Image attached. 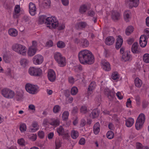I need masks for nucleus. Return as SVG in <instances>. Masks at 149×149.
Wrapping results in <instances>:
<instances>
[{
	"instance_id": "56",
	"label": "nucleus",
	"mask_w": 149,
	"mask_h": 149,
	"mask_svg": "<svg viewBox=\"0 0 149 149\" xmlns=\"http://www.w3.org/2000/svg\"><path fill=\"white\" fill-rule=\"evenodd\" d=\"M87 14L88 16L93 17L95 15V12L93 10H90L88 12Z\"/></svg>"
},
{
	"instance_id": "36",
	"label": "nucleus",
	"mask_w": 149,
	"mask_h": 149,
	"mask_svg": "<svg viewBox=\"0 0 149 149\" xmlns=\"http://www.w3.org/2000/svg\"><path fill=\"white\" fill-rule=\"evenodd\" d=\"M79 133L76 130H73L71 132V137L74 139H76L78 136Z\"/></svg>"
},
{
	"instance_id": "31",
	"label": "nucleus",
	"mask_w": 149,
	"mask_h": 149,
	"mask_svg": "<svg viewBox=\"0 0 149 149\" xmlns=\"http://www.w3.org/2000/svg\"><path fill=\"white\" fill-rule=\"evenodd\" d=\"M36 49L35 48L30 47L28 51V55L30 56H33L36 54Z\"/></svg>"
},
{
	"instance_id": "6",
	"label": "nucleus",
	"mask_w": 149,
	"mask_h": 149,
	"mask_svg": "<svg viewBox=\"0 0 149 149\" xmlns=\"http://www.w3.org/2000/svg\"><path fill=\"white\" fill-rule=\"evenodd\" d=\"M25 88L28 92L32 94L37 93L39 91V87L37 86L30 83L26 84Z\"/></svg>"
},
{
	"instance_id": "7",
	"label": "nucleus",
	"mask_w": 149,
	"mask_h": 149,
	"mask_svg": "<svg viewBox=\"0 0 149 149\" xmlns=\"http://www.w3.org/2000/svg\"><path fill=\"white\" fill-rule=\"evenodd\" d=\"M28 72L31 76L35 77L40 76L42 74V70L40 68L33 67H30L29 69Z\"/></svg>"
},
{
	"instance_id": "63",
	"label": "nucleus",
	"mask_w": 149,
	"mask_h": 149,
	"mask_svg": "<svg viewBox=\"0 0 149 149\" xmlns=\"http://www.w3.org/2000/svg\"><path fill=\"white\" fill-rule=\"evenodd\" d=\"M46 45L49 47H51L53 45V42L51 40H49L47 42Z\"/></svg>"
},
{
	"instance_id": "27",
	"label": "nucleus",
	"mask_w": 149,
	"mask_h": 149,
	"mask_svg": "<svg viewBox=\"0 0 149 149\" xmlns=\"http://www.w3.org/2000/svg\"><path fill=\"white\" fill-rule=\"evenodd\" d=\"M143 36H141L139 39V44L140 46L142 47H145L147 44V40Z\"/></svg>"
},
{
	"instance_id": "59",
	"label": "nucleus",
	"mask_w": 149,
	"mask_h": 149,
	"mask_svg": "<svg viewBox=\"0 0 149 149\" xmlns=\"http://www.w3.org/2000/svg\"><path fill=\"white\" fill-rule=\"evenodd\" d=\"M85 143V139L84 138L80 139L79 142V143L81 145H84Z\"/></svg>"
},
{
	"instance_id": "12",
	"label": "nucleus",
	"mask_w": 149,
	"mask_h": 149,
	"mask_svg": "<svg viewBox=\"0 0 149 149\" xmlns=\"http://www.w3.org/2000/svg\"><path fill=\"white\" fill-rule=\"evenodd\" d=\"M102 68L104 70L109 71L111 69L110 63L107 60L105 59L102 60L101 61Z\"/></svg>"
},
{
	"instance_id": "17",
	"label": "nucleus",
	"mask_w": 149,
	"mask_h": 149,
	"mask_svg": "<svg viewBox=\"0 0 149 149\" xmlns=\"http://www.w3.org/2000/svg\"><path fill=\"white\" fill-rule=\"evenodd\" d=\"M120 17V14L118 12L113 10L111 13V18L114 21L119 20Z\"/></svg>"
},
{
	"instance_id": "54",
	"label": "nucleus",
	"mask_w": 149,
	"mask_h": 149,
	"mask_svg": "<svg viewBox=\"0 0 149 149\" xmlns=\"http://www.w3.org/2000/svg\"><path fill=\"white\" fill-rule=\"evenodd\" d=\"M135 100L136 102V104L137 105H139L140 104V98L139 96H137L135 97Z\"/></svg>"
},
{
	"instance_id": "3",
	"label": "nucleus",
	"mask_w": 149,
	"mask_h": 149,
	"mask_svg": "<svg viewBox=\"0 0 149 149\" xmlns=\"http://www.w3.org/2000/svg\"><path fill=\"white\" fill-rule=\"evenodd\" d=\"M54 57L55 61L59 66L63 67L66 64V60L65 57L60 52H56L54 54Z\"/></svg>"
},
{
	"instance_id": "37",
	"label": "nucleus",
	"mask_w": 149,
	"mask_h": 149,
	"mask_svg": "<svg viewBox=\"0 0 149 149\" xmlns=\"http://www.w3.org/2000/svg\"><path fill=\"white\" fill-rule=\"evenodd\" d=\"M50 0H43L42 2V6L44 7L47 8L50 6Z\"/></svg>"
},
{
	"instance_id": "21",
	"label": "nucleus",
	"mask_w": 149,
	"mask_h": 149,
	"mask_svg": "<svg viewBox=\"0 0 149 149\" xmlns=\"http://www.w3.org/2000/svg\"><path fill=\"white\" fill-rule=\"evenodd\" d=\"M100 113L97 109L93 110L90 114V116L93 119L97 118L99 115Z\"/></svg>"
},
{
	"instance_id": "44",
	"label": "nucleus",
	"mask_w": 149,
	"mask_h": 149,
	"mask_svg": "<svg viewBox=\"0 0 149 149\" xmlns=\"http://www.w3.org/2000/svg\"><path fill=\"white\" fill-rule=\"evenodd\" d=\"M26 127L25 124L22 123L19 126V129L22 132H25L26 130Z\"/></svg>"
},
{
	"instance_id": "46",
	"label": "nucleus",
	"mask_w": 149,
	"mask_h": 149,
	"mask_svg": "<svg viewBox=\"0 0 149 149\" xmlns=\"http://www.w3.org/2000/svg\"><path fill=\"white\" fill-rule=\"evenodd\" d=\"M61 107L58 105H55L53 108V112L55 113H58L61 110Z\"/></svg>"
},
{
	"instance_id": "50",
	"label": "nucleus",
	"mask_w": 149,
	"mask_h": 149,
	"mask_svg": "<svg viewBox=\"0 0 149 149\" xmlns=\"http://www.w3.org/2000/svg\"><path fill=\"white\" fill-rule=\"evenodd\" d=\"M56 148L55 149H58L61 146V143L59 140H56L55 141Z\"/></svg>"
},
{
	"instance_id": "62",
	"label": "nucleus",
	"mask_w": 149,
	"mask_h": 149,
	"mask_svg": "<svg viewBox=\"0 0 149 149\" xmlns=\"http://www.w3.org/2000/svg\"><path fill=\"white\" fill-rule=\"evenodd\" d=\"M116 95L118 98L120 100H121L123 98V96L121 95V93L119 92H118L116 93Z\"/></svg>"
},
{
	"instance_id": "55",
	"label": "nucleus",
	"mask_w": 149,
	"mask_h": 149,
	"mask_svg": "<svg viewBox=\"0 0 149 149\" xmlns=\"http://www.w3.org/2000/svg\"><path fill=\"white\" fill-rule=\"evenodd\" d=\"M69 82L71 84H73L74 82V79L72 77H69L68 78Z\"/></svg>"
},
{
	"instance_id": "28",
	"label": "nucleus",
	"mask_w": 149,
	"mask_h": 149,
	"mask_svg": "<svg viewBox=\"0 0 149 149\" xmlns=\"http://www.w3.org/2000/svg\"><path fill=\"white\" fill-rule=\"evenodd\" d=\"M134 122V119L131 118H127L125 120V125L128 127H131Z\"/></svg>"
},
{
	"instance_id": "25",
	"label": "nucleus",
	"mask_w": 149,
	"mask_h": 149,
	"mask_svg": "<svg viewBox=\"0 0 149 149\" xmlns=\"http://www.w3.org/2000/svg\"><path fill=\"white\" fill-rule=\"evenodd\" d=\"M123 41V39L122 37L120 36H118L116 45V49H118L121 47Z\"/></svg>"
},
{
	"instance_id": "5",
	"label": "nucleus",
	"mask_w": 149,
	"mask_h": 149,
	"mask_svg": "<svg viewBox=\"0 0 149 149\" xmlns=\"http://www.w3.org/2000/svg\"><path fill=\"white\" fill-rule=\"evenodd\" d=\"M145 120V116L143 113H141L138 117L135 125V127L137 130L142 127Z\"/></svg>"
},
{
	"instance_id": "1",
	"label": "nucleus",
	"mask_w": 149,
	"mask_h": 149,
	"mask_svg": "<svg viewBox=\"0 0 149 149\" xmlns=\"http://www.w3.org/2000/svg\"><path fill=\"white\" fill-rule=\"evenodd\" d=\"M78 58L80 63L84 65H91L95 61L93 55L90 51L87 49L80 51L78 54Z\"/></svg>"
},
{
	"instance_id": "49",
	"label": "nucleus",
	"mask_w": 149,
	"mask_h": 149,
	"mask_svg": "<svg viewBox=\"0 0 149 149\" xmlns=\"http://www.w3.org/2000/svg\"><path fill=\"white\" fill-rule=\"evenodd\" d=\"M14 11L16 13H19L20 11V6L16 5L15 7Z\"/></svg>"
},
{
	"instance_id": "48",
	"label": "nucleus",
	"mask_w": 149,
	"mask_h": 149,
	"mask_svg": "<svg viewBox=\"0 0 149 149\" xmlns=\"http://www.w3.org/2000/svg\"><path fill=\"white\" fill-rule=\"evenodd\" d=\"M119 76L117 72H114L111 75V78L114 80H116L119 78Z\"/></svg>"
},
{
	"instance_id": "30",
	"label": "nucleus",
	"mask_w": 149,
	"mask_h": 149,
	"mask_svg": "<svg viewBox=\"0 0 149 149\" xmlns=\"http://www.w3.org/2000/svg\"><path fill=\"white\" fill-rule=\"evenodd\" d=\"M81 45L83 48L88 47L89 45V41L86 39H81Z\"/></svg>"
},
{
	"instance_id": "58",
	"label": "nucleus",
	"mask_w": 149,
	"mask_h": 149,
	"mask_svg": "<svg viewBox=\"0 0 149 149\" xmlns=\"http://www.w3.org/2000/svg\"><path fill=\"white\" fill-rule=\"evenodd\" d=\"M148 102L146 101H144L142 102V106L143 108H146L148 106Z\"/></svg>"
},
{
	"instance_id": "51",
	"label": "nucleus",
	"mask_w": 149,
	"mask_h": 149,
	"mask_svg": "<svg viewBox=\"0 0 149 149\" xmlns=\"http://www.w3.org/2000/svg\"><path fill=\"white\" fill-rule=\"evenodd\" d=\"M29 138L32 141H34L37 139V135L36 134H31L29 135Z\"/></svg>"
},
{
	"instance_id": "20",
	"label": "nucleus",
	"mask_w": 149,
	"mask_h": 149,
	"mask_svg": "<svg viewBox=\"0 0 149 149\" xmlns=\"http://www.w3.org/2000/svg\"><path fill=\"white\" fill-rule=\"evenodd\" d=\"M122 60L124 61H126L131 60L132 58V56L130 54V52H125L122 56Z\"/></svg>"
},
{
	"instance_id": "33",
	"label": "nucleus",
	"mask_w": 149,
	"mask_h": 149,
	"mask_svg": "<svg viewBox=\"0 0 149 149\" xmlns=\"http://www.w3.org/2000/svg\"><path fill=\"white\" fill-rule=\"evenodd\" d=\"M32 126L34 128L31 129V132H35L39 129L38 123L36 121L33 122L32 124Z\"/></svg>"
},
{
	"instance_id": "64",
	"label": "nucleus",
	"mask_w": 149,
	"mask_h": 149,
	"mask_svg": "<svg viewBox=\"0 0 149 149\" xmlns=\"http://www.w3.org/2000/svg\"><path fill=\"white\" fill-rule=\"evenodd\" d=\"M136 147L137 149H141L143 146L141 143H136Z\"/></svg>"
},
{
	"instance_id": "18",
	"label": "nucleus",
	"mask_w": 149,
	"mask_h": 149,
	"mask_svg": "<svg viewBox=\"0 0 149 149\" xmlns=\"http://www.w3.org/2000/svg\"><path fill=\"white\" fill-rule=\"evenodd\" d=\"M96 86V83L95 81H92L88 89V96H89L92 93L93 91L95 89Z\"/></svg>"
},
{
	"instance_id": "10",
	"label": "nucleus",
	"mask_w": 149,
	"mask_h": 149,
	"mask_svg": "<svg viewBox=\"0 0 149 149\" xmlns=\"http://www.w3.org/2000/svg\"><path fill=\"white\" fill-rule=\"evenodd\" d=\"M126 3L129 8L136 7L139 3V0H126Z\"/></svg>"
},
{
	"instance_id": "57",
	"label": "nucleus",
	"mask_w": 149,
	"mask_h": 149,
	"mask_svg": "<svg viewBox=\"0 0 149 149\" xmlns=\"http://www.w3.org/2000/svg\"><path fill=\"white\" fill-rule=\"evenodd\" d=\"M132 101L130 98H128L127 100V101L126 103L127 107H131Z\"/></svg>"
},
{
	"instance_id": "53",
	"label": "nucleus",
	"mask_w": 149,
	"mask_h": 149,
	"mask_svg": "<svg viewBox=\"0 0 149 149\" xmlns=\"http://www.w3.org/2000/svg\"><path fill=\"white\" fill-rule=\"evenodd\" d=\"M18 143L20 145L23 146L25 145V141L23 138H21L18 139L17 141Z\"/></svg>"
},
{
	"instance_id": "24",
	"label": "nucleus",
	"mask_w": 149,
	"mask_h": 149,
	"mask_svg": "<svg viewBox=\"0 0 149 149\" xmlns=\"http://www.w3.org/2000/svg\"><path fill=\"white\" fill-rule=\"evenodd\" d=\"M114 38L112 36L107 37L105 40V43L107 45H113L114 42Z\"/></svg>"
},
{
	"instance_id": "32",
	"label": "nucleus",
	"mask_w": 149,
	"mask_h": 149,
	"mask_svg": "<svg viewBox=\"0 0 149 149\" xmlns=\"http://www.w3.org/2000/svg\"><path fill=\"white\" fill-rule=\"evenodd\" d=\"M87 6L85 4L81 5L79 8V12L81 14L85 13L87 10Z\"/></svg>"
},
{
	"instance_id": "15",
	"label": "nucleus",
	"mask_w": 149,
	"mask_h": 149,
	"mask_svg": "<svg viewBox=\"0 0 149 149\" xmlns=\"http://www.w3.org/2000/svg\"><path fill=\"white\" fill-rule=\"evenodd\" d=\"M29 12L32 16H34L36 14V8L35 4L31 2L29 5Z\"/></svg>"
},
{
	"instance_id": "26",
	"label": "nucleus",
	"mask_w": 149,
	"mask_h": 149,
	"mask_svg": "<svg viewBox=\"0 0 149 149\" xmlns=\"http://www.w3.org/2000/svg\"><path fill=\"white\" fill-rule=\"evenodd\" d=\"M100 125L99 123L97 122L95 123L94 125L93 131L94 133L95 134H98L100 131Z\"/></svg>"
},
{
	"instance_id": "41",
	"label": "nucleus",
	"mask_w": 149,
	"mask_h": 149,
	"mask_svg": "<svg viewBox=\"0 0 149 149\" xmlns=\"http://www.w3.org/2000/svg\"><path fill=\"white\" fill-rule=\"evenodd\" d=\"M69 113L67 111H64L62 114V119L64 120H66L68 118Z\"/></svg>"
},
{
	"instance_id": "40",
	"label": "nucleus",
	"mask_w": 149,
	"mask_h": 149,
	"mask_svg": "<svg viewBox=\"0 0 149 149\" xmlns=\"http://www.w3.org/2000/svg\"><path fill=\"white\" fill-rule=\"evenodd\" d=\"M21 65L23 67H25L28 63V61L26 59H22L20 61Z\"/></svg>"
},
{
	"instance_id": "45",
	"label": "nucleus",
	"mask_w": 149,
	"mask_h": 149,
	"mask_svg": "<svg viewBox=\"0 0 149 149\" xmlns=\"http://www.w3.org/2000/svg\"><path fill=\"white\" fill-rule=\"evenodd\" d=\"M78 90L77 87L75 86L72 87L71 90V94L72 95H75L78 93Z\"/></svg>"
},
{
	"instance_id": "35",
	"label": "nucleus",
	"mask_w": 149,
	"mask_h": 149,
	"mask_svg": "<svg viewBox=\"0 0 149 149\" xmlns=\"http://www.w3.org/2000/svg\"><path fill=\"white\" fill-rule=\"evenodd\" d=\"M134 30V28L132 26H129L127 27L125 33L127 35H129Z\"/></svg>"
},
{
	"instance_id": "60",
	"label": "nucleus",
	"mask_w": 149,
	"mask_h": 149,
	"mask_svg": "<svg viewBox=\"0 0 149 149\" xmlns=\"http://www.w3.org/2000/svg\"><path fill=\"white\" fill-rule=\"evenodd\" d=\"M86 124V121L85 120L84 118L82 119L81 120L80 126L81 127H83Z\"/></svg>"
},
{
	"instance_id": "22",
	"label": "nucleus",
	"mask_w": 149,
	"mask_h": 149,
	"mask_svg": "<svg viewBox=\"0 0 149 149\" xmlns=\"http://www.w3.org/2000/svg\"><path fill=\"white\" fill-rule=\"evenodd\" d=\"M138 44L137 42H135L132 45L131 48L132 52L134 54H138L140 51L138 48Z\"/></svg>"
},
{
	"instance_id": "39",
	"label": "nucleus",
	"mask_w": 149,
	"mask_h": 149,
	"mask_svg": "<svg viewBox=\"0 0 149 149\" xmlns=\"http://www.w3.org/2000/svg\"><path fill=\"white\" fill-rule=\"evenodd\" d=\"M143 61L146 63H149V54H144L143 57Z\"/></svg>"
},
{
	"instance_id": "61",
	"label": "nucleus",
	"mask_w": 149,
	"mask_h": 149,
	"mask_svg": "<svg viewBox=\"0 0 149 149\" xmlns=\"http://www.w3.org/2000/svg\"><path fill=\"white\" fill-rule=\"evenodd\" d=\"M29 109L35 111V106L32 104H30L29 106Z\"/></svg>"
},
{
	"instance_id": "9",
	"label": "nucleus",
	"mask_w": 149,
	"mask_h": 149,
	"mask_svg": "<svg viewBox=\"0 0 149 149\" xmlns=\"http://www.w3.org/2000/svg\"><path fill=\"white\" fill-rule=\"evenodd\" d=\"M56 129L59 136H62L66 138H68L69 136L68 132L67 131L65 130L63 126H60Z\"/></svg>"
},
{
	"instance_id": "4",
	"label": "nucleus",
	"mask_w": 149,
	"mask_h": 149,
	"mask_svg": "<svg viewBox=\"0 0 149 149\" xmlns=\"http://www.w3.org/2000/svg\"><path fill=\"white\" fill-rule=\"evenodd\" d=\"M12 49L15 52L25 56L26 54V48L24 46L18 43L13 44L12 46Z\"/></svg>"
},
{
	"instance_id": "13",
	"label": "nucleus",
	"mask_w": 149,
	"mask_h": 149,
	"mask_svg": "<svg viewBox=\"0 0 149 149\" xmlns=\"http://www.w3.org/2000/svg\"><path fill=\"white\" fill-rule=\"evenodd\" d=\"M48 79L51 82L54 81L56 79V76L54 71L52 69L49 70L48 72Z\"/></svg>"
},
{
	"instance_id": "8",
	"label": "nucleus",
	"mask_w": 149,
	"mask_h": 149,
	"mask_svg": "<svg viewBox=\"0 0 149 149\" xmlns=\"http://www.w3.org/2000/svg\"><path fill=\"white\" fill-rule=\"evenodd\" d=\"M2 95L5 97L8 98H12L15 95L14 91L8 88L3 89L1 91Z\"/></svg>"
},
{
	"instance_id": "11",
	"label": "nucleus",
	"mask_w": 149,
	"mask_h": 149,
	"mask_svg": "<svg viewBox=\"0 0 149 149\" xmlns=\"http://www.w3.org/2000/svg\"><path fill=\"white\" fill-rule=\"evenodd\" d=\"M43 61V57L41 55L37 54L34 56L33 58V63L36 65L41 64Z\"/></svg>"
},
{
	"instance_id": "16",
	"label": "nucleus",
	"mask_w": 149,
	"mask_h": 149,
	"mask_svg": "<svg viewBox=\"0 0 149 149\" xmlns=\"http://www.w3.org/2000/svg\"><path fill=\"white\" fill-rule=\"evenodd\" d=\"M49 124L55 127L58 126L60 123L59 119L58 118H51L49 120Z\"/></svg>"
},
{
	"instance_id": "14",
	"label": "nucleus",
	"mask_w": 149,
	"mask_h": 149,
	"mask_svg": "<svg viewBox=\"0 0 149 149\" xmlns=\"http://www.w3.org/2000/svg\"><path fill=\"white\" fill-rule=\"evenodd\" d=\"M104 93L109 99L110 100H112L115 96V93L113 91H111L108 88H106L104 90Z\"/></svg>"
},
{
	"instance_id": "52",
	"label": "nucleus",
	"mask_w": 149,
	"mask_h": 149,
	"mask_svg": "<svg viewBox=\"0 0 149 149\" xmlns=\"http://www.w3.org/2000/svg\"><path fill=\"white\" fill-rule=\"evenodd\" d=\"M38 135L40 139L43 138L45 136V133L42 131H40L38 132Z\"/></svg>"
},
{
	"instance_id": "29",
	"label": "nucleus",
	"mask_w": 149,
	"mask_h": 149,
	"mask_svg": "<svg viewBox=\"0 0 149 149\" xmlns=\"http://www.w3.org/2000/svg\"><path fill=\"white\" fill-rule=\"evenodd\" d=\"M8 33L11 36L16 37L17 35L18 32L16 29L11 28L8 30Z\"/></svg>"
},
{
	"instance_id": "2",
	"label": "nucleus",
	"mask_w": 149,
	"mask_h": 149,
	"mask_svg": "<svg viewBox=\"0 0 149 149\" xmlns=\"http://www.w3.org/2000/svg\"><path fill=\"white\" fill-rule=\"evenodd\" d=\"M38 21L41 24L45 23L47 27L50 29L55 28L58 26V20L54 17L46 18V16L41 15L39 17Z\"/></svg>"
},
{
	"instance_id": "47",
	"label": "nucleus",
	"mask_w": 149,
	"mask_h": 149,
	"mask_svg": "<svg viewBox=\"0 0 149 149\" xmlns=\"http://www.w3.org/2000/svg\"><path fill=\"white\" fill-rule=\"evenodd\" d=\"M87 107L83 105L82 106L80 109V112L83 114H85L87 112Z\"/></svg>"
},
{
	"instance_id": "19",
	"label": "nucleus",
	"mask_w": 149,
	"mask_h": 149,
	"mask_svg": "<svg viewBox=\"0 0 149 149\" xmlns=\"http://www.w3.org/2000/svg\"><path fill=\"white\" fill-rule=\"evenodd\" d=\"M87 26L88 24L86 22L81 21L77 23L76 24V26L77 29L83 30Z\"/></svg>"
},
{
	"instance_id": "23",
	"label": "nucleus",
	"mask_w": 149,
	"mask_h": 149,
	"mask_svg": "<svg viewBox=\"0 0 149 149\" xmlns=\"http://www.w3.org/2000/svg\"><path fill=\"white\" fill-rule=\"evenodd\" d=\"M124 18L125 20L127 22L129 21L131 18V12L129 10H125L123 14Z\"/></svg>"
},
{
	"instance_id": "43",
	"label": "nucleus",
	"mask_w": 149,
	"mask_h": 149,
	"mask_svg": "<svg viewBox=\"0 0 149 149\" xmlns=\"http://www.w3.org/2000/svg\"><path fill=\"white\" fill-rule=\"evenodd\" d=\"M145 33L144 35L141 36H143L145 38L147 39L149 38V28L146 29L144 30Z\"/></svg>"
},
{
	"instance_id": "34",
	"label": "nucleus",
	"mask_w": 149,
	"mask_h": 149,
	"mask_svg": "<svg viewBox=\"0 0 149 149\" xmlns=\"http://www.w3.org/2000/svg\"><path fill=\"white\" fill-rule=\"evenodd\" d=\"M134 84L136 87L139 88L142 86V82L138 77H136L134 80Z\"/></svg>"
},
{
	"instance_id": "38",
	"label": "nucleus",
	"mask_w": 149,
	"mask_h": 149,
	"mask_svg": "<svg viewBox=\"0 0 149 149\" xmlns=\"http://www.w3.org/2000/svg\"><path fill=\"white\" fill-rule=\"evenodd\" d=\"M106 136L109 139H112L113 138L114 136V133L111 131H109L107 132L106 134Z\"/></svg>"
},
{
	"instance_id": "42",
	"label": "nucleus",
	"mask_w": 149,
	"mask_h": 149,
	"mask_svg": "<svg viewBox=\"0 0 149 149\" xmlns=\"http://www.w3.org/2000/svg\"><path fill=\"white\" fill-rule=\"evenodd\" d=\"M57 45L58 47L60 48H63L65 46V43L61 41H59L57 42Z\"/></svg>"
}]
</instances>
